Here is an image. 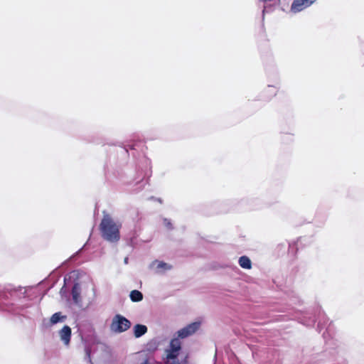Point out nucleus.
<instances>
[{
	"instance_id": "f257e3e1",
	"label": "nucleus",
	"mask_w": 364,
	"mask_h": 364,
	"mask_svg": "<svg viewBox=\"0 0 364 364\" xmlns=\"http://www.w3.org/2000/svg\"><path fill=\"white\" fill-rule=\"evenodd\" d=\"M144 147L141 140H129L113 146L104 167L105 176L113 171L122 185L136 186L134 191L142 190L152 174L151 162L144 154Z\"/></svg>"
},
{
	"instance_id": "f03ea898",
	"label": "nucleus",
	"mask_w": 364,
	"mask_h": 364,
	"mask_svg": "<svg viewBox=\"0 0 364 364\" xmlns=\"http://www.w3.org/2000/svg\"><path fill=\"white\" fill-rule=\"evenodd\" d=\"M295 318L307 327H313L318 320L316 331L321 333L323 329L326 328V331L323 333L324 338H326V334L330 335L331 326V324L327 326L328 319L326 318L321 306H316L311 311L301 312Z\"/></svg>"
},
{
	"instance_id": "7ed1b4c3",
	"label": "nucleus",
	"mask_w": 364,
	"mask_h": 364,
	"mask_svg": "<svg viewBox=\"0 0 364 364\" xmlns=\"http://www.w3.org/2000/svg\"><path fill=\"white\" fill-rule=\"evenodd\" d=\"M102 237L111 243H117L120 240L119 227L109 214L105 213L100 225Z\"/></svg>"
},
{
	"instance_id": "20e7f679",
	"label": "nucleus",
	"mask_w": 364,
	"mask_h": 364,
	"mask_svg": "<svg viewBox=\"0 0 364 364\" xmlns=\"http://www.w3.org/2000/svg\"><path fill=\"white\" fill-rule=\"evenodd\" d=\"M132 326L131 321L121 314H116L110 325L112 331L120 333H123L130 328Z\"/></svg>"
},
{
	"instance_id": "39448f33",
	"label": "nucleus",
	"mask_w": 364,
	"mask_h": 364,
	"mask_svg": "<svg viewBox=\"0 0 364 364\" xmlns=\"http://www.w3.org/2000/svg\"><path fill=\"white\" fill-rule=\"evenodd\" d=\"M170 348L167 350V359L175 360L177 359L181 349V342L178 338H173L169 344ZM173 363H176L173 361Z\"/></svg>"
},
{
	"instance_id": "423d86ee",
	"label": "nucleus",
	"mask_w": 364,
	"mask_h": 364,
	"mask_svg": "<svg viewBox=\"0 0 364 364\" xmlns=\"http://www.w3.org/2000/svg\"><path fill=\"white\" fill-rule=\"evenodd\" d=\"M316 0H294L291 6V11L296 14L310 6Z\"/></svg>"
},
{
	"instance_id": "0eeeda50",
	"label": "nucleus",
	"mask_w": 364,
	"mask_h": 364,
	"mask_svg": "<svg viewBox=\"0 0 364 364\" xmlns=\"http://www.w3.org/2000/svg\"><path fill=\"white\" fill-rule=\"evenodd\" d=\"M80 293L81 287L80 283L77 282H74L71 289V294L73 302L77 305L81 303Z\"/></svg>"
},
{
	"instance_id": "6e6552de",
	"label": "nucleus",
	"mask_w": 364,
	"mask_h": 364,
	"mask_svg": "<svg viewBox=\"0 0 364 364\" xmlns=\"http://www.w3.org/2000/svg\"><path fill=\"white\" fill-rule=\"evenodd\" d=\"M59 333H60L61 341L63 342V343L65 345L68 346L70 342L71 334H72L71 328L68 325H65L61 328Z\"/></svg>"
},
{
	"instance_id": "1a4fd4ad",
	"label": "nucleus",
	"mask_w": 364,
	"mask_h": 364,
	"mask_svg": "<svg viewBox=\"0 0 364 364\" xmlns=\"http://www.w3.org/2000/svg\"><path fill=\"white\" fill-rule=\"evenodd\" d=\"M149 268L151 269H155L156 272H161V269H162L164 271L170 270L171 269V266L163 261L155 260L149 264Z\"/></svg>"
},
{
	"instance_id": "9d476101",
	"label": "nucleus",
	"mask_w": 364,
	"mask_h": 364,
	"mask_svg": "<svg viewBox=\"0 0 364 364\" xmlns=\"http://www.w3.org/2000/svg\"><path fill=\"white\" fill-rule=\"evenodd\" d=\"M279 89V82H276L274 85H268L267 87L264 90V92L268 93V96L266 97L267 100H269L272 97L275 96Z\"/></svg>"
},
{
	"instance_id": "9b49d317",
	"label": "nucleus",
	"mask_w": 364,
	"mask_h": 364,
	"mask_svg": "<svg viewBox=\"0 0 364 364\" xmlns=\"http://www.w3.org/2000/svg\"><path fill=\"white\" fill-rule=\"evenodd\" d=\"M148 331L146 326L144 324H136L133 327V333L135 338H139L144 336Z\"/></svg>"
},
{
	"instance_id": "f8f14e48",
	"label": "nucleus",
	"mask_w": 364,
	"mask_h": 364,
	"mask_svg": "<svg viewBox=\"0 0 364 364\" xmlns=\"http://www.w3.org/2000/svg\"><path fill=\"white\" fill-rule=\"evenodd\" d=\"M67 318V316L62 315L61 312H55L52 315L50 318V323L51 326L57 324L58 323L64 322Z\"/></svg>"
},
{
	"instance_id": "ddd939ff",
	"label": "nucleus",
	"mask_w": 364,
	"mask_h": 364,
	"mask_svg": "<svg viewBox=\"0 0 364 364\" xmlns=\"http://www.w3.org/2000/svg\"><path fill=\"white\" fill-rule=\"evenodd\" d=\"M159 344L158 338H153L146 343V349L150 353H154L158 349Z\"/></svg>"
},
{
	"instance_id": "4468645a",
	"label": "nucleus",
	"mask_w": 364,
	"mask_h": 364,
	"mask_svg": "<svg viewBox=\"0 0 364 364\" xmlns=\"http://www.w3.org/2000/svg\"><path fill=\"white\" fill-rule=\"evenodd\" d=\"M301 242V239H298L297 241H293L292 242H287L288 253L291 256H295L299 247V242Z\"/></svg>"
},
{
	"instance_id": "2eb2a0df",
	"label": "nucleus",
	"mask_w": 364,
	"mask_h": 364,
	"mask_svg": "<svg viewBox=\"0 0 364 364\" xmlns=\"http://www.w3.org/2000/svg\"><path fill=\"white\" fill-rule=\"evenodd\" d=\"M238 263L240 266L243 269H250L252 268V262L247 256H241L239 258Z\"/></svg>"
},
{
	"instance_id": "dca6fc26",
	"label": "nucleus",
	"mask_w": 364,
	"mask_h": 364,
	"mask_svg": "<svg viewBox=\"0 0 364 364\" xmlns=\"http://www.w3.org/2000/svg\"><path fill=\"white\" fill-rule=\"evenodd\" d=\"M129 297L132 301L139 302L143 299V294L140 291L134 289L130 292Z\"/></svg>"
},
{
	"instance_id": "f3484780",
	"label": "nucleus",
	"mask_w": 364,
	"mask_h": 364,
	"mask_svg": "<svg viewBox=\"0 0 364 364\" xmlns=\"http://www.w3.org/2000/svg\"><path fill=\"white\" fill-rule=\"evenodd\" d=\"M200 326V321H195L187 325L185 328L188 330V332L190 333V335H192L199 328Z\"/></svg>"
},
{
	"instance_id": "a211bd4d",
	"label": "nucleus",
	"mask_w": 364,
	"mask_h": 364,
	"mask_svg": "<svg viewBox=\"0 0 364 364\" xmlns=\"http://www.w3.org/2000/svg\"><path fill=\"white\" fill-rule=\"evenodd\" d=\"M191 336L190 333L188 332V330L183 327L178 331V336L180 338H185L188 336Z\"/></svg>"
},
{
	"instance_id": "6ab92c4d",
	"label": "nucleus",
	"mask_w": 364,
	"mask_h": 364,
	"mask_svg": "<svg viewBox=\"0 0 364 364\" xmlns=\"http://www.w3.org/2000/svg\"><path fill=\"white\" fill-rule=\"evenodd\" d=\"M85 354H86L85 359L90 364H93V363L92 362V360H91V349H90V348L88 346H86L85 348Z\"/></svg>"
},
{
	"instance_id": "aec40b11",
	"label": "nucleus",
	"mask_w": 364,
	"mask_h": 364,
	"mask_svg": "<svg viewBox=\"0 0 364 364\" xmlns=\"http://www.w3.org/2000/svg\"><path fill=\"white\" fill-rule=\"evenodd\" d=\"M163 221H164V225L166 226V228L168 230H172L173 229V225L171 221V220L168 219V218H164L163 219Z\"/></svg>"
},
{
	"instance_id": "412c9836",
	"label": "nucleus",
	"mask_w": 364,
	"mask_h": 364,
	"mask_svg": "<svg viewBox=\"0 0 364 364\" xmlns=\"http://www.w3.org/2000/svg\"><path fill=\"white\" fill-rule=\"evenodd\" d=\"M272 10V7L271 6H264L262 11V21L264 22V14L266 12H269Z\"/></svg>"
},
{
	"instance_id": "4be33fe9",
	"label": "nucleus",
	"mask_w": 364,
	"mask_h": 364,
	"mask_svg": "<svg viewBox=\"0 0 364 364\" xmlns=\"http://www.w3.org/2000/svg\"><path fill=\"white\" fill-rule=\"evenodd\" d=\"M287 242H282L277 245V248L279 250V252H284L286 248L287 247Z\"/></svg>"
},
{
	"instance_id": "5701e85b",
	"label": "nucleus",
	"mask_w": 364,
	"mask_h": 364,
	"mask_svg": "<svg viewBox=\"0 0 364 364\" xmlns=\"http://www.w3.org/2000/svg\"><path fill=\"white\" fill-rule=\"evenodd\" d=\"M291 301L293 304H296V303H299L300 302V300L299 299L298 296H293L292 298L291 299Z\"/></svg>"
},
{
	"instance_id": "b1692460",
	"label": "nucleus",
	"mask_w": 364,
	"mask_h": 364,
	"mask_svg": "<svg viewBox=\"0 0 364 364\" xmlns=\"http://www.w3.org/2000/svg\"><path fill=\"white\" fill-rule=\"evenodd\" d=\"M324 355V353H322V354H318L317 355L318 358L316 359V361H312L314 364H316L318 361H320V360H323V357Z\"/></svg>"
},
{
	"instance_id": "393cba45",
	"label": "nucleus",
	"mask_w": 364,
	"mask_h": 364,
	"mask_svg": "<svg viewBox=\"0 0 364 364\" xmlns=\"http://www.w3.org/2000/svg\"><path fill=\"white\" fill-rule=\"evenodd\" d=\"M84 246L82 247H81L79 250H77L73 255H72L70 257V259H73L76 255H79L81 251L82 250Z\"/></svg>"
},
{
	"instance_id": "a878e982",
	"label": "nucleus",
	"mask_w": 364,
	"mask_h": 364,
	"mask_svg": "<svg viewBox=\"0 0 364 364\" xmlns=\"http://www.w3.org/2000/svg\"><path fill=\"white\" fill-rule=\"evenodd\" d=\"M151 199H154V200H156L159 201V203H162V200H161L160 198H154V197H151Z\"/></svg>"
},
{
	"instance_id": "bb28decb",
	"label": "nucleus",
	"mask_w": 364,
	"mask_h": 364,
	"mask_svg": "<svg viewBox=\"0 0 364 364\" xmlns=\"http://www.w3.org/2000/svg\"><path fill=\"white\" fill-rule=\"evenodd\" d=\"M362 51H363L362 60H363V63H364V47H363V48H362Z\"/></svg>"
},
{
	"instance_id": "cd10ccee",
	"label": "nucleus",
	"mask_w": 364,
	"mask_h": 364,
	"mask_svg": "<svg viewBox=\"0 0 364 364\" xmlns=\"http://www.w3.org/2000/svg\"><path fill=\"white\" fill-rule=\"evenodd\" d=\"M260 208V207H259V206L252 205V206L251 207V209H257V208Z\"/></svg>"
},
{
	"instance_id": "c85d7f7f",
	"label": "nucleus",
	"mask_w": 364,
	"mask_h": 364,
	"mask_svg": "<svg viewBox=\"0 0 364 364\" xmlns=\"http://www.w3.org/2000/svg\"><path fill=\"white\" fill-rule=\"evenodd\" d=\"M124 263H125V264H127V263H128V257H126V258L124 259Z\"/></svg>"
},
{
	"instance_id": "c756f323",
	"label": "nucleus",
	"mask_w": 364,
	"mask_h": 364,
	"mask_svg": "<svg viewBox=\"0 0 364 364\" xmlns=\"http://www.w3.org/2000/svg\"><path fill=\"white\" fill-rule=\"evenodd\" d=\"M66 281H67V278H66V277H65V278H64V283H65V284H66Z\"/></svg>"
}]
</instances>
